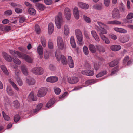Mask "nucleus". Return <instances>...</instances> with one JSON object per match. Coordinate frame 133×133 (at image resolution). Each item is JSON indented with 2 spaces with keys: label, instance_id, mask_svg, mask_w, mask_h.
I'll return each mask as SVG.
<instances>
[{
  "label": "nucleus",
  "instance_id": "nucleus-62",
  "mask_svg": "<svg viewBox=\"0 0 133 133\" xmlns=\"http://www.w3.org/2000/svg\"><path fill=\"white\" fill-rule=\"evenodd\" d=\"M105 5L106 7H108L110 4V0H104Z\"/></svg>",
  "mask_w": 133,
  "mask_h": 133
},
{
  "label": "nucleus",
  "instance_id": "nucleus-21",
  "mask_svg": "<svg viewBox=\"0 0 133 133\" xmlns=\"http://www.w3.org/2000/svg\"><path fill=\"white\" fill-rule=\"evenodd\" d=\"M111 50L115 51H119L121 49V46L119 45H113L111 46Z\"/></svg>",
  "mask_w": 133,
  "mask_h": 133
},
{
  "label": "nucleus",
  "instance_id": "nucleus-5",
  "mask_svg": "<svg viewBox=\"0 0 133 133\" xmlns=\"http://www.w3.org/2000/svg\"><path fill=\"white\" fill-rule=\"evenodd\" d=\"M57 47L59 50L63 49L65 46V43L64 42L62 38L60 37H58L57 38Z\"/></svg>",
  "mask_w": 133,
  "mask_h": 133
},
{
  "label": "nucleus",
  "instance_id": "nucleus-44",
  "mask_svg": "<svg viewBox=\"0 0 133 133\" xmlns=\"http://www.w3.org/2000/svg\"><path fill=\"white\" fill-rule=\"evenodd\" d=\"M119 69L117 66L114 68L110 75H112L116 73L119 70Z\"/></svg>",
  "mask_w": 133,
  "mask_h": 133
},
{
  "label": "nucleus",
  "instance_id": "nucleus-45",
  "mask_svg": "<svg viewBox=\"0 0 133 133\" xmlns=\"http://www.w3.org/2000/svg\"><path fill=\"white\" fill-rule=\"evenodd\" d=\"M35 31L38 34H39L40 33L41 29L38 25H35Z\"/></svg>",
  "mask_w": 133,
  "mask_h": 133
},
{
  "label": "nucleus",
  "instance_id": "nucleus-24",
  "mask_svg": "<svg viewBox=\"0 0 133 133\" xmlns=\"http://www.w3.org/2000/svg\"><path fill=\"white\" fill-rule=\"evenodd\" d=\"M92 35L95 40L98 42H99L100 39L96 32L94 30L91 31Z\"/></svg>",
  "mask_w": 133,
  "mask_h": 133
},
{
  "label": "nucleus",
  "instance_id": "nucleus-25",
  "mask_svg": "<svg viewBox=\"0 0 133 133\" xmlns=\"http://www.w3.org/2000/svg\"><path fill=\"white\" fill-rule=\"evenodd\" d=\"M6 92L10 96L13 95L14 94L11 87L9 86H8L7 87Z\"/></svg>",
  "mask_w": 133,
  "mask_h": 133
},
{
  "label": "nucleus",
  "instance_id": "nucleus-14",
  "mask_svg": "<svg viewBox=\"0 0 133 133\" xmlns=\"http://www.w3.org/2000/svg\"><path fill=\"white\" fill-rule=\"evenodd\" d=\"M73 14L75 18L78 19L79 18V14L78 8L77 7H75L73 10Z\"/></svg>",
  "mask_w": 133,
  "mask_h": 133
},
{
  "label": "nucleus",
  "instance_id": "nucleus-46",
  "mask_svg": "<svg viewBox=\"0 0 133 133\" xmlns=\"http://www.w3.org/2000/svg\"><path fill=\"white\" fill-rule=\"evenodd\" d=\"M96 47L97 48V49H98L100 52H104L105 51V50L102 46L100 45H96Z\"/></svg>",
  "mask_w": 133,
  "mask_h": 133
},
{
  "label": "nucleus",
  "instance_id": "nucleus-60",
  "mask_svg": "<svg viewBox=\"0 0 133 133\" xmlns=\"http://www.w3.org/2000/svg\"><path fill=\"white\" fill-rule=\"evenodd\" d=\"M99 64L97 63H95L94 64V67L95 69L97 70H98L99 68Z\"/></svg>",
  "mask_w": 133,
  "mask_h": 133
},
{
  "label": "nucleus",
  "instance_id": "nucleus-47",
  "mask_svg": "<svg viewBox=\"0 0 133 133\" xmlns=\"http://www.w3.org/2000/svg\"><path fill=\"white\" fill-rule=\"evenodd\" d=\"M55 93L57 95H59L60 94L61 91L60 89L58 87H54V88Z\"/></svg>",
  "mask_w": 133,
  "mask_h": 133
},
{
  "label": "nucleus",
  "instance_id": "nucleus-15",
  "mask_svg": "<svg viewBox=\"0 0 133 133\" xmlns=\"http://www.w3.org/2000/svg\"><path fill=\"white\" fill-rule=\"evenodd\" d=\"M37 52L39 55L40 58L42 59L43 57V48L41 45H39L37 47Z\"/></svg>",
  "mask_w": 133,
  "mask_h": 133
},
{
  "label": "nucleus",
  "instance_id": "nucleus-48",
  "mask_svg": "<svg viewBox=\"0 0 133 133\" xmlns=\"http://www.w3.org/2000/svg\"><path fill=\"white\" fill-rule=\"evenodd\" d=\"M16 80L18 85L20 86H22L23 85V82L21 79L19 77L16 78Z\"/></svg>",
  "mask_w": 133,
  "mask_h": 133
},
{
  "label": "nucleus",
  "instance_id": "nucleus-51",
  "mask_svg": "<svg viewBox=\"0 0 133 133\" xmlns=\"http://www.w3.org/2000/svg\"><path fill=\"white\" fill-rule=\"evenodd\" d=\"M44 3L47 5H50L53 3L52 0H44Z\"/></svg>",
  "mask_w": 133,
  "mask_h": 133
},
{
  "label": "nucleus",
  "instance_id": "nucleus-43",
  "mask_svg": "<svg viewBox=\"0 0 133 133\" xmlns=\"http://www.w3.org/2000/svg\"><path fill=\"white\" fill-rule=\"evenodd\" d=\"M2 113L3 117L5 120L7 121L10 120V117L8 115H7L4 111H2Z\"/></svg>",
  "mask_w": 133,
  "mask_h": 133
},
{
  "label": "nucleus",
  "instance_id": "nucleus-64",
  "mask_svg": "<svg viewBox=\"0 0 133 133\" xmlns=\"http://www.w3.org/2000/svg\"><path fill=\"white\" fill-rule=\"evenodd\" d=\"M17 66L16 67V70L15 71V75L17 76H19L20 74V71L17 69Z\"/></svg>",
  "mask_w": 133,
  "mask_h": 133
},
{
  "label": "nucleus",
  "instance_id": "nucleus-37",
  "mask_svg": "<svg viewBox=\"0 0 133 133\" xmlns=\"http://www.w3.org/2000/svg\"><path fill=\"white\" fill-rule=\"evenodd\" d=\"M26 81L29 85H33L35 82L34 79L30 77H29V79H26Z\"/></svg>",
  "mask_w": 133,
  "mask_h": 133
},
{
  "label": "nucleus",
  "instance_id": "nucleus-13",
  "mask_svg": "<svg viewBox=\"0 0 133 133\" xmlns=\"http://www.w3.org/2000/svg\"><path fill=\"white\" fill-rule=\"evenodd\" d=\"M58 79L56 76H50L46 79V81L48 82L54 83L58 81Z\"/></svg>",
  "mask_w": 133,
  "mask_h": 133
},
{
  "label": "nucleus",
  "instance_id": "nucleus-4",
  "mask_svg": "<svg viewBox=\"0 0 133 133\" xmlns=\"http://www.w3.org/2000/svg\"><path fill=\"white\" fill-rule=\"evenodd\" d=\"M75 34L78 41V44L80 46L83 45L84 42L83 41V36L80 30L79 29H76L75 31Z\"/></svg>",
  "mask_w": 133,
  "mask_h": 133
},
{
  "label": "nucleus",
  "instance_id": "nucleus-19",
  "mask_svg": "<svg viewBox=\"0 0 133 133\" xmlns=\"http://www.w3.org/2000/svg\"><path fill=\"white\" fill-rule=\"evenodd\" d=\"M21 70L23 74L25 76H28V71L27 68L24 65H22L21 67Z\"/></svg>",
  "mask_w": 133,
  "mask_h": 133
},
{
  "label": "nucleus",
  "instance_id": "nucleus-57",
  "mask_svg": "<svg viewBox=\"0 0 133 133\" xmlns=\"http://www.w3.org/2000/svg\"><path fill=\"white\" fill-rule=\"evenodd\" d=\"M49 56V52L48 51H46L44 52V57L46 59H48Z\"/></svg>",
  "mask_w": 133,
  "mask_h": 133
},
{
  "label": "nucleus",
  "instance_id": "nucleus-22",
  "mask_svg": "<svg viewBox=\"0 0 133 133\" xmlns=\"http://www.w3.org/2000/svg\"><path fill=\"white\" fill-rule=\"evenodd\" d=\"M54 30V26L53 24L50 23L48 24V33L49 34H51L53 33Z\"/></svg>",
  "mask_w": 133,
  "mask_h": 133
},
{
  "label": "nucleus",
  "instance_id": "nucleus-32",
  "mask_svg": "<svg viewBox=\"0 0 133 133\" xmlns=\"http://www.w3.org/2000/svg\"><path fill=\"white\" fill-rule=\"evenodd\" d=\"M55 101V100L54 98L51 99L47 103L46 105V107L48 108L50 107L54 103Z\"/></svg>",
  "mask_w": 133,
  "mask_h": 133
},
{
  "label": "nucleus",
  "instance_id": "nucleus-28",
  "mask_svg": "<svg viewBox=\"0 0 133 133\" xmlns=\"http://www.w3.org/2000/svg\"><path fill=\"white\" fill-rule=\"evenodd\" d=\"M97 22L98 24L102 28V30H101H101H103V29H104V28H105L107 29H109V27L107 25L104 24V23H102L99 21H97Z\"/></svg>",
  "mask_w": 133,
  "mask_h": 133
},
{
  "label": "nucleus",
  "instance_id": "nucleus-3",
  "mask_svg": "<svg viewBox=\"0 0 133 133\" xmlns=\"http://www.w3.org/2000/svg\"><path fill=\"white\" fill-rule=\"evenodd\" d=\"M55 21L56 26L58 29H60L63 25V20L62 14L61 12H59L55 17Z\"/></svg>",
  "mask_w": 133,
  "mask_h": 133
},
{
  "label": "nucleus",
  "instance_id": "nucleus-20",
  "mask_svg": "<svg viewBox=\"0 0 133 133\" xmlns=\"http://www.w3.org/2000/svg\"><path fill=\"white\" fill-rule=\"evenodd\" d=\"M37 100L36 96H35L33 92H31L29 95L28 100L29 101H36Z\"/></svg>",
  "mask_w": 133,
  "mask_h": 133
},
{
  "label": "nucleus",
  "instance_id": "nucleus-56",
  "mask_svg": "<svg viewBox=\"0 0 133 133\" xmlns=\"http://www.w3.org/2000/svg\"><path fill=\"white\" fill-rule=\"evenodd\" d=\"M13 61L15 63L17 64H20L21 63L20 61L17 58L14 59Z\"/></svg>",
  "mask_w": 133,
  "mask_h": 133
},
{
  "label": "nucleus",
  "instance_id": "nucleus-17",
  "mask_svg": "<svg viewBox=\"0 0 133 133\" xmlns=\"http://www.w3.org/2000/svg\"><path fill=\"white\" fill-rule=\"evenodd\" d=\"M81 73L82 74L88 76H93L94 73L92 70H83L81 71Z\"/></svg>",
  "mask_w": 133,
  "mask_h": 133
},
{
  "label": "nucleus",
  "instance_id": "nucleus-12",
  "mask_svg": "<svg viewBox=\"0 0 133 133\" xmlns=\"http://www.w3.org/2000/svg\"><path fill=\"white\" fill-rule=\"evenodd\" d=\"M42 106L43 104H39L37 105L36 108L35 109H33L31 111V114L32 115L36 114L41 109Z\"/></svg>",
  "mask_w": 133,
  "mask_h": 133
},
{
  "label": "nucleus",
  "instance_id": "nucleus-40",
  "mask_svg": "<svg viewBox=\"0 0 133 133\" xmlns=\"http://www.w3.org/2000/svg\"><path fill=\"white\" fill-rule=\"evenodd\" d=\"M28 11L29 13L32 15H34L36 13V11L35 9L31 7L29 9Z\"/></svg>",
  "mask_w": 133,
  "mask_h": 133
},
{
  "label": "nucleus",
  "instance_id": "nucleus-2",
  "mask_svg": "<svg viewBox=\"0 0 133 133\" xmlns=\"http://www.w3.org/2000/svg\"><path fill=\"white\" fill-rule=\"evenodd\" d=\"M9 52L10 54L14 56L18 57L24 59L28 63H31L32 62L33 58L26 54H22L19 52L14 50H9Z\"/></svg>",
  "mask_w": 133,
  "mask_h": 133
},
{
  "label": "nucleus",
  "instance_id": "nucleus-50",
  "mask_svg": "<svg viewBox=\"0 0 133 133\" xmlns=\"http://www.w3.org/2000/svg\"><path fill=\"white\" fill-rule=\"evenodd\" d=\"M68 95V93L67 92H65L62 96H60L59 97V98L61 100L64 99Z\"/></svg>",
  "mask_w": 133,
  "mask_h": 133
},
{
  "label": "nucleus",
  "instance_id": "nucleus-38",
  "mask_svg": "<svg viewBox=\"0 0 133 133\" xmlns=\"http://www.w3.org/2000/svg\"><path fill=\"white\" fill-rule=\"evenodd\" d=\"M119 60L117 59L111 62L109 64V66L111 67H113L117 64L119 63Z\"/></svg>",
  "mask_w": 133,
  "mask_h": 133
},
{
  "label": "nucleus",
  "instance_id": "nucleus-11",
  "mask_svg": "<svg viewBox=\"0 0 133 133\" xmlns=\"http://www.w3.org/2000/svg\"><path fill=\"white\" fill-rule=\"evenodd\" d=\"M129 39V37L127 35H125L120 36L118 39V40L121 42L124 43L128 41Z\"/></svg>",
  "mask_w": 133,
  "mask_h": 133
},
{
  "label": "nucleus",
  "instance_id": "nucleus-61",
  "mask_svg": "<svg viewBox=\"0 0 133 133\" xmlns=\"http://www.w3.org/2000/svg\"><path fill=\"white\" fill-rule=\"evenodd\" d=\"M15 11L17 13H20L22 12V10L19 8H17L15 9Z\"/></svg>",
  "mask_w": 133,
  "mask_h": 133
},
{
  "label": "nucleus",
  "instance_id": "nucleus-34",
  "mask_svg": "<svg viewBox=\"0 0 133 133\" xmlns=\"http://www.w3.org/2000/svg\"><path fill=\"white\" fill-rule=\"evenodd\" d=\"M70 43L72 47L73 48H75L76 47V44L73 36H71L70 39Z\"/></svg>",
  "mask_w": 133,
  "mask_h": 133
},
{
  "label": "nucleus",
  "instance_id": "nucleus-8",
  "mask_svg": "<svg viewBox=\"0 0 133 133\" xmlns=\"http://www.w3.org/2000/svg\"><path fill=\"white\" fill-rule=\"evenodd\" d=\"M68 82L71 84H75L78 81V79L77 77L73 76L67 78Z\"/></svg>",
  "mask_w": 133,
  "mask_h": 133
},
{
  "label": "nucleus",
  "instance_id": "nucleus-6",
  "mask_svg": "<svg viewBox=\"0 0 133 133\" xmlns=\"http://www.w3.org/2000/svg\"><path fill=\"white\" fill-rule=\"evenodd\" d=\"M43 69L40 67H35L31 70L32 72L37 75H42L43 74Z\"/></svg>",
  "mask_w": 133,
  "mask_h": 133
},
{
  "label": "nucleus",
  "instance_id": "nucleus-16",
  "mask_svg": "<svg viewBox=\"0 0 133 133\" xmlns=\"http://www.w3.org/2000/svg\"><path fill=\"white\" fill-rule=\"evenodd\" d=\"M78 5L79 7L85 10L88 9L89 7L88 4L81 2H79L78 3Z\"/></svg>",
  "mask_w": 133,
  "mask_h": 133
},
{
  "label": "nucleus",
  "instance_id": "nucleus-58",
  "mask_svg": "<svg viewBox=\"0 0 133 133\" xmlns=\"http://www.w3.org/2000/svg\"><path fill=\"white\" fill-rule=\"evenodd\" d=\"M12 11L10 10L6 11L4 12L5 14L7 15H10L12 14Z\"/></svg>",
  "mask_w": 133,
  "mask_h": 133
},
{
  "label": "nucleus",
  "instance_id": "nucleus-10",
  "mask_svg": "<svg viewBox=\"0 0 133 133\" xmlns=\"http://www.w3.org/2000/svg\"><path fill=\"white\" fill-rule=\"evenodd\" d=\"M112 17L113 18L118 19L120 18V14L119 10L117 9H115L112 12Z\"/></svg>",
  "mask_w": 133,
  "mask_h": 133
},
{
  "label": "nucleus",
  "instance_id": "nucleus-53",
  "mask_svg": "<svg viewBox=\"0 0 133 133\" xmlns=\"http://www.w3.org/2000/svg\"><path fill=\"white\" fill-rule=\"evenodd\" d=\"M95 82H95L93 80H89L86 81L85 82V84L87 85H91Z\"/></svg>",
  "mask_w": 133,
  "mask_h": 133
},
{
  "label": "nucleus",
  "instance_id": "nucleus-41",
  "mask_svg": "<svg viewBox=\"0 0 133 133\" xmlns=\"http://www.w3.org/2000/svg\"><path fill=\"white\" fill-rule=\"evenodd\" d=\"M106 74V71L105 70H104L97 74V75H96V76L97 78L103 76V75H104Z\"/></svg>",
  "mask_w": 133,
  "mask_h": 133
},
{
  "label": "nucleus",
  "instance_id": "nucleus-26",
  "mask_svg": "<svg viewBox=\"0 0 133 133\" xmlns=\"http://www.w3.org/2000/svg\"><path fill=\"white\" fill-rule=\"evenodd\" d=\"M103 30H101L100 31V32L99 34L101 38L104 41L107 38L103 34H106L107 32L105 29H103Z\"/></svg>",
  "mask_w": 133,
  "mask_h": 133
},
{
  "label": "nucleus",
  "instance_id": "nucleus-33",
  "mask_svg": "<svg viewBox=\"0 0 133 133\" xmlns=\"http://www.w3.org/2000/svg\"><path fill=\"white\" fill-rule=\"evenodd\" d=\"M102 4L100 3L96 4L94 5L92 7L94 9L98 10H101L102 9Z\"/></svg>",
  "mask_w": 133,
  "mask_h": 133
},
{
  "label": "nucleus",
  "instance_id": "nucleus-54",
  "mask_svg": "<svg viewBox=\"0 0 133 133\" xmlns=\"http://www.w3.org/2000/svg\"><path fill=\"white\" fill-rule=\"evenodd\" d=\"M128 19H130L133 18V13H130L128 14L126 17Z\"/></svg>",
  "mask_w": 133,
  "mask_h": 133
},
{
  "label": "nucleus",
  "instance_id": "nucleus-18",
  "mask_svg": "<svg viewBox=\"0 0 133 133\" xmlns=\"http://www.w3.org/2000/svg\"><path fill=\"white\" fill-rule=\"evenodd\" d=\"M3 56L5 59L8 62H11L12 61L11 57L5 52H2Z\"/></svg>",
  "mask_w": 133,
  "mask_h": 133
},
{
  "label": "nucleus",
  "instance_id": "nucleus-27",
  "mask_svg": "<svg viewBox=\"0 0 133 133\" xmlns=\"http://www.w3.org/2000/svg\"><path fill=\"white\" fill-rule=\"evenodd\" d=\"M89 48L90 50L92 53H95L97 50V48L92 44H90L89 45Z\"/></svg>",
  "mask_w": 133,
  "mask_h": 133
},
{
  "label": "nucleus",
  "instance_id": "nucleus-30",
  "mask_svg": "<svg viewBox=\"0 0 133 133\" xmlns=\"http://www.w3.org/2000/svg\"><path fill=\"white\" fill-rule=\"evenodd\" d=\"M9 82L10 84L12 85L14 88L16 90L18 91L19 89L16 84L11 79H9Z\"/></svg>",
  "mask_w": 133,
  "mask_h": 133
},
{
  "label": "nucleus",
  "instance_id": "nucleus-9",
  "mask_svg": "<svg viewBox=\"0 0 133 133\" xmlns=\"http://www.w3.org/2000/svg\"><path fill=\"white\" fill-rule=\"evenodd\" d=\"M64 15L66 19L68 20L70 19L71 15V12L70 9L68 8H66L64 10Z\"/></svg>",
  "mask_w": 133,
  "mask_h": 133
},
{
  "label": "nucleus",
  "instance_id": "nucleus-36",
  "mask_svg": "<svg viewBox=\"0 0 133 133\" xmlns=\"http://www.w3.org/2000/svg\"><path fill=\"white\" fill-rule=\"evenodd\" d=\"M1 68L3 72L7 75H8L9 74L6 67L4 65H1Z\"/></svg>",
  "mask_w": 133,
  "mask_h": 133
},
{
  "label": "nucleus",
  "instance_id": "nucleus-39",
  "mask_svg": "<svg viewBox=\"0 0 133 133\" xmlns=\"http://www.w3.org/2000/svg\"><path fill=\"white\" fill-rule=\"evenodd\" d=\"M13 104L14 107L16 109L20 107V103L17 100L14 101Z\"/></svg>",
  "mask_w": 133,
  "mask_h": 133
},
{
  "label": "nucleus",
  "instance_id": "nucleus-59",
  "mask_svg": "<svg viewBox=\"0 0 133 133\" xmlns=\"http://www.w3.org/2000/svg\"><path fill=\"white\" fill-rule=\"evenodd\" d=\"M48 46V47L50 49H52L53 47V43L50 40L49 41Z\"/></svg>",
  "mask_w": 133,
  "mask_h": 133
},
{
  "label": "nucleus",
  "instance_id": "nucleus-42",
  "mask_svg": "<svg viewBox=\"0 0 133 133\" xmlns=\"http://www.w3.org/2000/svg\"><path fill=\"white\" fill-rule=\"evenodd\" d=\"M36 6L38 9L41 11L43 10L45 8L44 5L42 4H38L36 5Z\"/></svg>",
  "mask_w": 133,
  "mask_h": 133
},
{
  "label": "nucleus",
  "instance_id": "nucleus-31",
  "mask_svg": "<svg viewBox=\"0 0 133 133\" xmlns=\"http://www.w3.org/2000/svg\"><path fill=\"white\" fill-rule=\"evenodd\" d=\"M41 42L42 45L43 47H45L46 46V39L44 36H42L41 37Z\"/></svg>",
  "mask_w": 133,
  "mask_h": 133
},
{
  "label": "nucleus",
  "instance_id": "nucleus-49",
  "mask_svg": "<svg viewBox=\"0 0 133 133\" xmlns=\"http://www.w3.org/2000/svg\"><path fill=\"white\" fill-rule=\"evenodd\" d=\"M83 51L85 55H87L89 53L88 48L86 46H84L83 48Z\"/></svg>",
  "mask_w": 133,
  "mask_h": 133
},
{
  "label": "nucleus",
  "instance_id": "nucleus-29",
  "mask_svg": "<svg viewBox=\"0 0 133 133\" xmlns=\"http://www.w3.org/2000/svg\"><path fill=\"white\" fill-rule=\"evenodd\" d=\"M121 22L117 20L110 21H107V24H114V25H119L121 24Z\"/></svg>",
  "mask_w": 133,
  "mask_h": 133
},
{
  "label": "nucleus",
  "instance_id": "nucleus-63",
  "mask_svg": "<svg viewBox=\"0 0 133 133\" xmlns=\"http://www.w3.org/2000/svg\"><path fill=\"white\" fill-rule=\"evenodd\" d=\"M49 69L53 71L55 70V67L53 65L50 64L49 66Z\"/></svg>",
  "mask_w": 133,
  "mask_h": 133
},
{
  "label": "nucleus",
  "instance_id": "nucleus-55",
  "mask_svg": "<svg viewBox=\"0 0 133 133\" xmlns=\"http://www.w3.org/2000/svg\"><path fill=\"white\" fill-rule=\"evenodd\" d=\"M20 116L18 115H16L14 117V120L15 122H17L20 119Z\"/></svg>",
  "mask_w": 133,
  "mask_h": 133
},
{
  "label": "nucleus",
  "instance_id": "nucleus-7",
  "mask_svg": "<svg viewBox=\"0 0 133 133\" xmlns=\"http://www.w3.org/2000/svg\"><path fill=\"white\" fill-rule=\"evenodd\" d=\"M47 91V89L45 87H42L40 88L38 92V96L40 97H44L46 95Z\"/></svg>",
  "mask_w": 133,
  "mask_h": 133
},
{
  "label": "nucleus",
  "instance_id": "nucleus-1",
  "mask_svg": "<svg viewBox=\"0 0 133 133\" xmlns=\"http://www.w3.org/2000/svg\"><path fill=\"white\" fill-rule=\"evenodd\" d=\"M55 56L57 61H60L63 65H66L68 63L70 68L74 67V64L72 58L71 56H68V61L64 55H62L60 52H58L57 51L56 52Z\"/></svg>",
  "mask_w": 133,
  "mask_h": 133
},
{
  "label": "nucleus",
  "instance_id": "nucleus-52",
  "mask_svg": "<svg viewBox=\"0 0 133 133\" xmlns=\"http://www.w3.org/2000/svg\"><path fill=\"white\" fill-rule=\"evenodd\" d=\"M11 5L13 7H18L19 8H21L22 7V5L19 4H17L15 3L12 2L11 3Z\"/></svg>",
  "mask_w": 133,
  "mask_h": 133
},
{
  "label": "nucleus",
  "instance_id": "nucleus-23",
  "mask_svg": "<svg viewBox=\"0 0 133 133\" xmlns=\"http://www.w3.org/2000/svg\"><path fill=\"white\" fill-rule=\"evenodd\" d=\"M64 34L66 36H68L69 34V26L67 24H65L64 27Z\"/></svg>",
  "mask_w": 133,
  "mask_h": 133
},
{
  "label": "nucleus",
  "instance_id": "nucleus-35",
  "mask_svg": "<svg viewBox=\"0 0 133 133\" xmlns=\"http://www.w3.org/2000/svg\"><path fill=\"white\" fill-rule=\"evenodd\" d=\"M83 17L84 20L86 23L89 24L91 23V20L89 17L85 15L83 16Z\"/></svg>",
  "mask_w": 133,
  "mask_h": 133
}]
</instances>
